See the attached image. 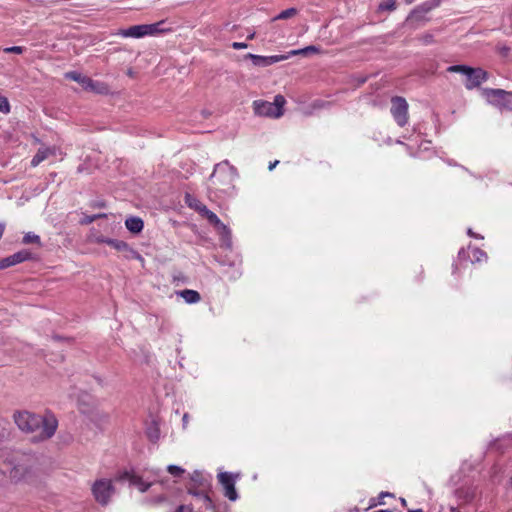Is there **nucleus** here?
Returning a JSON list of instances; mask_svg holds the SVG:
<instances>
[{
  "label": "nucleus",
  "mask_w": 512,
  "mask_h": 512,
  "mask_svg": "<svg viewBox=\"0 0 512 512\" xmlns=\"http://www.w3.org/2000/svg\"><path fill=\"white\" fill-rule=\"evenodd\" d=\"M244 59H250L254 66L267 67L280 61L289 59V55L261 56L248 53L244 56Z\"/></svg>",
  "instance_id": "obj_9"
},
{
  "label": "nucleus",
  "mask_w": 512,
  "mask_h": 512,
  "mask_svg": "<svg viewBox=\"0 0 512 512\" xmlns=\"http://www.w3.org/2000/svg\"><path fill=\"white\" fill-rule=\"evenodd\" d=\"M236 169L225 160L218 163L210 177L211 185L218 191L227 193L233 188Z\"/></svg>",
  "instance_id": "obj_2"
},
{
  "label": "nucleus",
  "mask_w": 512,
  "mask_h": 512,
  "mask_svg": "<svg viewBox=\"0 0 512 512\" xmlns=\"http://www.w3.org/2000/svg\"><path fill=\"white\" fill-rule=\"evenodd\" d=\"M189 493L193 496H196V497H199L202 499V495L205 494L204 492H201V491H196V490H192V489H189Z\"/></svg>",
  "instance_id": "obj_38"
},
{
  "label": "nucleus",
  "mask_w": 512,
  "mask_h": 512,
  "mask_svg": "<svg viewBox=\"0 0 512 512\" xmlns=\"http://www.w3.org/2000/svg\"><path fill=\"white\" fill-rule=\"evenodd\" d=\"M408 512H423L422 509L409 510Z\"/></svg>",
  "instance_id": "obj_43"
},
{
  "label": "nucleus",
  "mask_w": 512,
  "mask_h": 512,
  "mask_svg": "<svg viewBox=\"0 0 512 512\" xmlns=\"http://www.w3.org/2000/svg\"><path fill=\"white\" fill-rule=\"evenodd\" d=\"M391 103V114L393 115L395 121L399 126H405L408 122L407 101L402 97H393Z\"/></svg>",
  "instance_id": "obj_7"
},
{
  "label": "nucleus",
  "mask_w": 512,
  "mask_h": 512,
  "mask_svg": "<svg viewBox=\"0 0 512 512\" xmlns=\"http://www.w3.org/2000/svg\"><path fill=\"white\" fill-rule=\"evenodd\" d=\"M65 78L69 80H73L79 83L83 89L91 92H95L97 94H108L109 87L104 82L94 81L91 78L82 75L76 71H70L65 73Z\"/></svg>",
  "instance_id": "obj_4"
},
{
  "label": "nucleus",
  "mask_w": 512,
  "mask_h": 512,
  "mask_svg": "<svg viewBox=\"0 0 512 512\" xmlns=\"http://www.w3.org/2000/svg\"><path fill=\"white\" fill-rule=\"evenodd\" d=\"M451 512H457L456 508L452 507L451 509Z\"/></svg>",
  "instance_id": "obj_46"
},
{
  "label": "nucleus",
  "mask_w": 512,
  "mask_h": 512,
  "mask_svg": "<svg viewBox=\"0 0 512 512\" xmlns=\"http://www.w3.org/2000/svg\"><path fill=\"white\" fill-rule=\"evenodd\" d=\"M29 473L28 466L24 462H19L15 464L10 470L9 475L10 478L15 481H20L22 479H25L26 476Z\"/></svg>",
  "instance_id": "obj_14"
},
{
  "label": "nucleus",
  "mask_w": 512,
  "mask_h": 512,
  "mask_svg": "<svg viewBox=\"0 0 512 512\" xmlns=\"http://www.w3.org/2000/svg\"><path fill=\"white\" fill-rule=\"evenodd\" d=\"M191 480L199 485H203V476L200 472L194 471L191 476Z\"/></svg>",
  "instance_id": "obj_30"
},
{
  "label": "nucleus",
  "mask_w": 512,
  "mask_h": 512,
  "mask_svg": "<svg viewBox=\"0 0 512 512\" xmlns=\"http://www.w3.org/2000/svg\"><path fill=\"white\" fill-rule=\"evenodd\" d=\"M200 212L208 219V221L213 224L215 227L222 229L225 233H229L228 228L221 222V220L218 218V216L207 209L206 206H201L198 208Z\"/></svg>",
  "instance_id": "obj_15"
},
{
  "label": "nucleus",
  "mask_w": 512,
  "mask_h": 512,
  "mask_svg": "<svg viewBox=\"0 0 512 512\" xmlns=\"http://www.w3.org/2000/svg\"><path fill=\"white\" fill-rule=\"evenodd\" d=\"M401 503H402L403 506H406V504H407L406 500L404 498H401Z\"/></svg>",
  "instance_id": "obj_44"
},
{
  "label": "nucleus",
  "mask_w": 512,
  "mask_h": 512,
  "mask_svg": "<svg viewBox=\"0 0 512 512\" xmlns=\"http://www.w3.org/2000/svg\"><path fill=\"white\" fill-rule=\"evenodd\" d=\"M470 69L471 67L466 65H452L447 68V71L450 73H461L466 76Z\"/></svg>",
  "instance_id": "obj_21"
},
{
  "label": "nucleus",
  "mask_w": 512,
  "mask_h": 512,
  "mask_svg": "<svg viewBox=\"0 0 512 512\" xmlns=\"http://www.w3.org/2000/svg\"><path fill=\"white\" fill-rule=\"evenodd\" d=\"M97 241L99 243H106L107 245L113 247L114 249H116L118 251L128 249V245L123 241L108 239V238H104V237L98 238Z\"/></svg>",
  "instance_id": "obj_18"
},
{
  "label": "nucleus",
  "mask_w": 512,
  "mask_h": 512,
  "mask_svg": "<svg viewBox=\"0 0 512 512\" xmlns=\"http://www.w3.org/2000/svg\"><path fill=\"white\" fill-rule=\"evenodd\" d=\"M167 471L170 475H172L173 477H176V478L182 477L183 474L185 473V470L182 467L177 466V465H169L167 467Z\"/></svg>",
  "instance_id": "obj_23"
},
{
  "label": "nucleus",
  "mask_w": 512,
  "mask_h": 512,
  "mask_svg": "<svg viewBox=\"0 0 512 512\" xmlns=\"http://www.w3.org/2000/svg\"><path fill=\"white\" fill-rule=\"evenodd\" d=\"M11 266L13 265L11 263V259L9 256L0 260V270L6 269Z\"/></svg>",
  "instance_id": "obj_32"
},
{
  "label": "nucleus",
  "mask_w": 512,
  "mask_h": 512,
  "mask_svg": "<svg viewBox=\"0 0 512 512\" xmlns=\"http://www.w3.org/2000/svg\"><path fill=\"white\" fill-rule=\"evenodd\" d=\"M184 506H179L176 512H184Z\"/></svg>",
  "instance_id": "obj_42"
},
{
  "label": "nucleus",
  "mask_w": 512,
  "mask_h": 512,
  "mask_svg": "<svg viewBox=\"0 0 512 512\" xmlns=\"http://www.w3.org/2000/svg\"><path fill=\"white\" fill-rule=\"evenodd\" d=\"M160 24H161V22L155 23V24H145V26H147L149 28V29H147V35H154V34L158 33L160 31V29H159Z\"/></svg>",
  "instance_id": "obj_27"
},
{
  "label": "nucleus",
  "mask_w": 512,
  "mask_h": 512,
  "mask_svg": "<svg viewBox=\"0 0 512 512\" xmlns=\"http://www.w3.org/2000/svg\"><path fill=\"white\" fill-rule=\"evenodd\" d=\"M0 112L8 114L10 112V104L6 97L0 95Z\"/></svg>",
  "instance_id": "obj_25"
},
{
  "label": "nucleus",
  "mask_w": 512,
  "mask_h": 512,
  "mask_svg": "<svg viewBox=\"0 0 512 512\" xmlns=\"http://www.w3.org/2000/svg\"><path fill=\"white\" fill-rule=\"evenodd\" d=\"M254 37H255V33L253 32V33L249 34L247 38L249 40H252V39H254Z\"/></svg>",
  "instance_id": "obj_41"
},
{
  "label": "nucleus",
  "mask_w": 512,
  "mask_h": 512,
  "mask_svg": "<svg viewBox=\"0 0 512 512\" xmlns=\"http://www.w3.org/2000/svg\"><path fill=\"white\" fill-rule=\"evenodd\" d=\"M5 53H14V54H22L24 51V48L21 46H12V47H6L3 50Z\"/></svg>",
  "instance_id": "obj_28"
},
{
  "label": "nucleus",
  "mask_w": 512,
  "mask_h": 512,
  "mask_svg": "<svg viewBox=\"0 0 512 512\" xmlns=\"http://www.w3.org/2000/svg\"><path fill=\"white\" fill-rule=\"evenodd\" d=\"M202 500H203V502L205 504V507L207 509H209V510H214L215 509V506H214V504H213V502H212V500H211V498L209 497L208 494H206V493L203 494L202 495Z\"/></svg>",
  "instance_id": "obj_29"
},
{
  "label": "nucleus",
  "mask_w": 512,
  "mask_h": 512,
  "mask_svg": "<svg viewBox=\"0 0 512 512\" xmlns=\"http://www.w3.org/2000/svg\"><path fill=\"white\" fill-rule=\"evenodd\" d=\"M231 46L235 50L245 49L248 47V45L244 42H233Z\"/></svg>",
  "instance_id": "obj_35"
},
{
  "label": "nucleus",
  "mask_w": 512,
  "mask_h": 512,
  "mask_svg": "<svg viewBox=\"0 0 512 512\" xmlns=\"http://www.w3.org/2000/svg\"><path fill=\"white\" fill-rule=\"evenodd\" d=\"M147 29L149 28L145 24L135 25L127 29H121L117 34L125 38H141L147 35Z\"/></svg>",
  "instance_id": "obj_12"
},
{
  "label": "nucleus",
  "mask_w": 512,
  "mask_h": 512,
  "mask_svg": "<svg viewBox=\"0 0 512 512\" xmlns=\"http://www.w3.org/2000/svg\"><path fill=\"white\" fill-rule=\"evenodd\" d=\"M391 496H392V494L389 492H381L379 495L378 504H380V505L384 504L382 499H386V497H391Z\"/></svg>",
  "instance_id": "obj_37"
},
{
  "label": "nucleus",
  "mask_w": 512,
  "mask_h": 512,
  "mask_svg": "<svg viewBox=\"0 0 512 512\" xmlns=\"http://www.w3.org/2000/svg\"><path fill=\"white\" fill-rule=\"evenodd\" d=\"M472 254H473V257L477 260V261H481L482 258H486V254L485 252H483L482 250L478 249V248H474L472 250Z\"/></svg>",
  "instance_id": "obj_31"
},
{
  "label": "nucleus",
  "mask_w": 512,
  "mask_h": 512,
  "mask_svg": "<svg viewBox=\"0 0 512 512\" xmlns=\"http://www.w3.org/2000/svg\"><path fill=\"white\" fill-rule=\"evenodd\" d=\"M296 13L297 10L295 8H289L282 11L278 16L275 17V19H288L296 15Z\"/></svg>",
  "instance_id": "obj_24"
},
{
  "label": "nucleus",
  "mask_w": 512,
  "mask_h": 512,
  "mask_svg": "<svg viewBox=\"0 0 512 512\" xmlns=\"http://www.w3.org/2000/svg\"><path fill=\"white\" fill-rule=\"evenodd\" d=\"M468 234L471 235V236H474V233L471 229L468 230Z\"/></svg>",
  "instance_id": "obj_45"
},
{
  "label": "nucleus",
  "mask_w": 512,
  "mask_h": 512,
  "mask_svg": "<svg viewBox=\"0 0 512 512\" xmlns=\"http://www.w3.org/2000/svg\"><path fill=\"white\" fill-rule=\"evenodd\" d=\"M488 101L499 109L512 110V92L502 89H485Z\"/></svg>",
  "instance_id": "obj_6"
},
{
  "label": "nucleus",
  "mask_w": 512,
  "mask_h": 512,
  "mask_svg": "<svg viewBox=\"0 0 512 512\" xmlns=\"http://www.w3.org/2000/svg\"><path fill=\"white\" fill-rule=\"evenodd\" d=\"M57 153V148L55 146L53 147H47L42 146L38 149L37 153L34 155V157L31 160V166L36 167L44 160L48 159L50 156H55Z\"/></svg>",
  "instance_id": "obj_11"
},
{
  "label": "nucleus",
  "mask_w": 512,
  "mask_h": 512,
  "mask_svg": "<svg viewBox=\"0 0 512 512\" xmlns=\"http://www.w3.org/2000/svg\"><path fill=\"white\" fill-rule=\"evenodd\" d=\"M104 215L103 214H98V215H92V216H88L86 217L82 223H85V224H90L92 222H94L97 218L99 217H103Z\"/></svg>",
  "instance_id": "obj_34"
},
{
  "label": "nucleus",
  "mask_w": 512,
  "mask_h": 512,
  "mask_svg": "<svg viewBox=\"0 0 512 512\" xmlns=\"http://www.w3.org/2000/svg\"><path fill=\"white\" fill-rule=\"evenodd\" d=\"M31 256V253L27 250H22L17 253H14L13 255H10L11 263L12 265H16L18 263H22L26 260H28Z\"/></svg>",
  "instance_id": "obj_19"
},
{
  "label": "nucleus",
  "mask_w": 512,
  "mask_h": 512,
  "mask_svg": "<svg viewBox=\"0 0 512 512\" xmlns=\"http://www.w3.org/2000/svg\"><path fill=\"white\" fill-rule=\"evenodd\" d=\"M317 51H318V48L316 46H307L302 49L292 50L287 55H289V57L294 56V55H307L308 53L317 52Z\"/></svg>",
  "instance_id": "obj_20"
},
{
  "label": "nucleus",
  "mask_w": 512,
  "mask_h": 512,
  "mask_svg": "<svg viewBox=\"0 0 512 512\" xmlns=\"http://www.w3.org/2000/svg\"><path fill=\"white\" fill-rule=\"evenodd\" d=\"M284 104L285 98L282 95H277L274 102L254 101L253 109L256 115L279 118L283 115Z\"/></svg>",
  "instance_id": "obj_3"
},
{
  "label": "nucleus",
  "mask_w": 512,
  "mask_h": 512,
  "mask_svg": "<svg viewBox=\"0 0 512 512\" xmlns=\"http://www.w3.org/2000/svg\"><path fill=\"white\" fill-rule=\"evenodd\" d=\"M164 501H166V498L163 495L147 500L148 503L154 504V505L160 504Z\"/></svg>",
  "instance_id": "obj_33"
},
{
  "label": "nucleus",
  "mask_w": 512,
  "mask_h": 512,
  "mask_svg": "<svg viewBox=\"0 0 512 512\" xmlns=\"http://www.w3.org/2000/svg\"><path fill=\"white\" fill-rule=\"evenodd\" d=\"M396 9L395 0H383L378 7L379 11H393Z\"/></svg>",
  "instance_id": "obj_22"
},
{
  "label": "nucleus",
  "mask_w": 512,
  "mask_h": 512,
  "mask_svg": "<svg viewBox=\"0 0 512 512\" xmlns=\"http://www.w3.org/2000/svg\"><path fill=\"white\" fill-rule=\"evenodd\" d=\"M126 228L132 233H139L143 229V221L139 217H129L125 221Z\"/></svg>",
  "instance_id": "obj_17"
},
{
  "label": "nucleus",
  "mask_w": 512,
  "mask_h": 512,
  "mask_svg": "<svg viewBox=\"0 0 512 512\" xmlns=\"http://www.w3.org/2000/svg\"><path fill=\"white\" fill-rule=\"evenodd\" d=\"M188 417H189V416H188V414H187V413H185V414L183 415L182 421H183V426H184V427H186V426H187V424H188Z\"/></svg>",
  "instance_id": "obj_39"
},
{
  "label": "nucleus",
  "mask_w": 512,
  "mask_h": 512,
  "mask_svg": "<svg viewBox=\"0 0 512 512\" xmlns=\"http://www.w3.org/2000/svg\"><path fill=\"white\" fill-rule=\"evenodd\" d=\"M91 490L95 500L102 506L108 505L115 494V487L108 479L96 480Z\"/></svg>",
  "instance_id": "obj_5"
},
{
  "label": "nucleus",
  "mask_w": 512,
  "mask_h": 512,
  "mask_svg": "<svg viewBox=\"0 0 512 512\" xmlns=\"http://www.w3.org/2000/svg\"><path fill=\"white\" fill-rule=\"evenodd\" d=\"M23 242L25 244H30V243L40 244V237L38 235H36V234H33V233H27L23 237Z\"/></svg>",
  "instance_id": "obj_26"
},
{
  "label": "nucleus",
  "mask_w": 512,
  "mask_h": 512,
  "mask_svg": "<svg viewBox=\"0 0 512 512\" xmlns=\"http://www.w3.org/2000/svg\"><path fill=\"white\" fill-rule=\"evenodd\" d=\"M488 78V74L481 68H472L469 73L466 74V82L465 87L468 90H472L478 86H480L483 82H485Z\"/></svg>",
  "instance_id": "obj_10"
},
{
  "label": "nucleus",
  "mask_w": 512,
  "mask_h": 512,
  "mask_svg": "<svg viewBox=\"0 0 512 512\" xmlns=\"http://www.w3.org/2000/svg\"><path fill=\"white\" fill-rule=\"evenodd\" d=\"M14 420L22 431L36 433L37 440L51 438L58 426V421L52 414L41 416L23 411L16 413Z\"/></svg>",
  "instance_id": "obj_1"
},
{
  "label": "nucleus",
  "mask_w": 512,
  "mask_h": 512,
  "mask_svg": "<svg viewBox=\"0 0 512 512\" xmlns=\"http://www.w3.org/2000/svg\"><path fill=\"white\" fill-rule=\"evenodd\" d=\"M177 294L184 299V301L188 304H195L201 300V296L199 292L191 289H185L177 292Z\"/></svg>",
  "instance_id": "obj_16"
},
{
  "label": "nucleus",
  "mask_w": 512,
  "mask_h": 512,
  "mask_svg": "<svg viewBox=\"0 0 512 512\" xmlns=\"http://www.w3.org/2000/svg\"><path fill=\"white\" fill-rule=\"evenodd\" d=\"M219 483L224 489V495L231 501H236L238 498L237 491L235 489V477L228 472H221L217 476Z\"/></svg>",
  "instance_id": "obj_8"
},
{
  "label": "nucleus",
  "mask_w": 512,
  "mask_h": 512,
  "mask_svg": "<svg viewBox=\"0 0 512 512\" xmlns=\"http://www.w3.org/2000/svg\"><path fill=\"white\" fill-rule=\"evenodd\" d=\"M277 164H278V161H277V160H276L275 162H273V163H270V165H269V170L274 169V168H275V166H276Z\"/></svg>",
  "instance_id": "obj_40"
},
{
  "label": "nucleus",
  "mask_w": 512,
  "mask_h": 512,
  "mask_svg": "<svg viewBox=\"0 0 512 512\" xmlns=\"http://www.w3.org/2000/svg\"><path fill=\"white\" fill-rule=\"evenodd\" d=\"M121 479L129 481V483L136 486L140 492H146L151 486V483H145L140 476L130 472H124Z\"/></svg>",
  "instance_id": "obj_13"
},
{
  "label": "nucleus",
  "mask_w": 512,
  "mask_h": 512,
  "mask_svg": "<svg viewBox=\"0 0 512 512\" xmlns=\"http://www.w3.org/2000/svg\"><path fill=\"white\" fill-rule=\"evenodd\" d=\"M391 496H392V494L389 492H381L379 495L378 504H380V505L384 504L382 499H386V497H391Z\"/></svg>",
  "instance_id": "obj_36"
}]
</instances>
